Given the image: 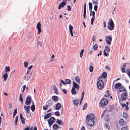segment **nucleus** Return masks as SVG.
Wrapping results in <instances>:
<instances>
[{
  "mask_svg": "<svg viewBox=\"0 0 130 130\" xmlns=\"http://www.w3.org/2000/svg\"><path fill=\"white\" fill-rule=\"evenodd\" d=\"M94 115L93 114L88 115L86 117L85 123L89 126H93L95 123L94 120Z\"/></svg>",
  "mask_w": 130,
  "mask_h": 130,
  "instance_id": "nucleus-1",
  "label": "nucleus"
},
{
  "mask_svg": "<svg viewBox=\"0 0 130 130\" xmlns=\"http://www.w3.org/2000/svg\"><path fill=\"white\" fill-rule=\"evenodd\" d=\"M107 28L110 30H112L114 28V23L111 18H110L108 24Z\"/></svg>",
  "mask_w": 130,
  "mask_h": 130,
  "instance_id": "nucleus-2",
  "label": "nucleus"
},
{
  "mask_svg": "<svg viewBox=\"0 0 130 130\" xmlns=\"http://www.w3.org/2000/svg\"><path fill=\"white\" fill-rule=\"evenodd\" d=\"M108 102V100L106 99H103L100 101L101 106H102L106 105Z\"/></svg>",
  "mask_w": 130,
  "mask_h": 130,
  "instance_id": "nucleus-3",
  "label": "nucleus"
},
{
  "mask_svg": "<svg viewBox=\"0 0 130 130\" xmlns=\"http://www.w3.org/2000/svg\"><path fill=\"white\" fill-rule=\"evenodd\" d=\"M97 84L98 88L99 89H102L104 87V83L102 80L98 81Z\"/></svg>",
  "mask_w": 130,
  "mask_h": 130,
  "instance_id": "nucleus-4",
  "label": "nucleus"
},
{
  "mask_svg": "<svg viewBox=\"0 0 130 130\" xmlns=\"http://www.w3.org/2000/svg\"><path fill=\"white\" fill-rule=\"evenodd\" d=\"M107 39H105V40L107 44L109 45L110 46L111 43V41L112 40V37L110 35H108L106 37Z\"/></svg>",
  "mask_w": 130,
  "mask_h": 130,
  "instance_id": "nucleus-5",
  "label": "nucleus"
},
{
  "mask_svg": "<svg viewBox=\"0 0 130 130\" xmlns=\"http://www.w3.org/2000/svg\"><path fill=\"white\" fill-rule=\"evenodd\" d=\"M110 51V48L109 47L106 46L104 50V55L105 56H107L109 54L108 53Z\"/></svg>",
  "mask_w": 130,
  "mask_h": 130,
  "instance_id": "nucleus-6",
  "label": "nucleus"
},
{
  "mask_svg": "<svg viewBox=\"0 0 130 130\" xmlns=\"http://www.w3.org/2000/svg\"><path fill=\"white\" fill-rule=\"evenodd\" d=\"M41 25L40 23V22H38L36 26V28L38 30V34H40V33L41 32Z\"/></svg>",
  "mask_w": 130,
  "mask_h": 130,
  "instance_id": "nucleus-7",
  "label": "nucleus"
},
{
  "mask_svg": "<svg viewBox=\"0 0 130 130\" xmlns=\"http://www.w3.org/2000/svg\"><path fill=\"white\" fill-rule=\"evenodd\" d=\"M67 0H64L62 2L60 3L58 7V9H60L61 7H63L64 5H66V3L67 2Z\"/></svg>",
  "mask_w": 130,
  "mask_h": 130,
  "instance_id": "nucleus-8",
  "label": "nucleus"
},
{
  "mask_svg": "<svg viewBox=\"0 0 130 130\" xmlns=\"http://www.w3.org/2000/svg\"><path fill=\"white\" fill-rule=\"evenodd\" d=\"M121 99L122 101L126 99L127 98V94L126 92H125L122 93L121 96Z\"/></svg>",
  "mask_w": 130,
  "mask_h": 130,
  "instance_id": "nucleus-9",
  "label": "nucleus"
},
{
  "mask_svg": "<svg viewBox=\"0 0 130 130\" xmlns=\"http://www.w3.org/2000/svg\"><path fill=\"white\" fill-rule=\"evenodd\" d=\"M55 120V118L54 117H51L48 120V123L49 125H52L53 123Z\"/></svg>",
  "mask_w": 130,
  "mask_h": 130,
  "instance_id": "nucleus-10",
  "label": "nucleus"
},
{
  "mask_svg": "<svg viewBox=\"0 0 130 130\" xmlns=\"http://www.w3.org/2000/svg\"><path fill=\"white\" fill-rule=\"evenodd\" d=\"M31 97L28 96L26 98L25 101V104L26 105H28L31 103Z\"/></svg>",
  "mask_w": 130,
  "mask_h": 130,
  "instance_id": "nucleus-11",
  "label": "nucleus"
},
{
  "mask_svg": "<svg viewBox=\"0 0 130 130\" xmlns=\"http://www.w3.org/2000/svg\"><path fill=\"white\" fill-rule=\"evenodd\" d=\"M119 124L121 126H123L125 125L126 123V122L124 121V120L123 119L121 118L119 121Z\"/></svg>",
  "mask_w": 130,
  "mask_h": 130,
  "instance_id": "nucleus-12",
  "label": "nucleus"
},
{
  "mask_svg": "<svg viewBox=\"0 0 130 130\" xmlns=\"http://www.w3.org/2000/svg\"><path fill=\"white\" fill-rule=\"evenodd\" d=\"M124 91H126V89L124 86L121 85V86L119 88V91L121 92Z\"/></svg>",
  "mask_w": 130,
  "mask_h": 130,
  "instance_id": "nucleus-13",
  "label": "nucleus"
},
{
  "mask_svg": "<svg viewBox=\"0 0 130 130\" xmlns=\"http://www.w3.org/2000/svg\"><path fill=\"white\" fill-rule=\"evenodd\" d=\"M79 100L77 99H75L73 101V102L74 105L77 106L79 103Z\"/></svg>",
  "mask_w": 130,
  "mask_h": 130,
  "instance_id": "nucleus-14",
  "label": "nucleus"
},
{
  "mask_svg": "<svg viewBox=\"0 0 130 130\" xmlns=\"http://www.w3.org/2000/svg\"><path fill=\"white\" fill-rule=\"evenodd\" d=\"M20 119L22 123L24 124L25 123V119L23 117V116L22 113H21L20 115Z\"/></svg>",
  "mask_w": 130,
  "mask_h": 130,
  "instance_id": "nucleus-15",
  "label": "nucleus"
},
{
  "mask_svg": "<svg viewBox=\"0 0 130 130\" xmlns=\"http://www.w3.org/2000/svg\"><path fill=\"white\" fill-rule=\"evenodd\" d=\"M73 84L74 87V88L77 89L78 90H79V86L75 82H73Z\"/></svg>",
  "mask_w": 130,
  "mask_h": 130,
  "instance_id": "nucleus-16",
  "label": "nucleus"
},
{
  "mask_svg": "<svg viewBox=\"0 0 130 130\" xmlns=\"http://www.w3.org/2000/svg\"><path fill=\"white\" fill-rule=\"evenodd\" d=\"M121 86V84L120 83H118L115 84V89H117L119 88Z\"/></svg>",
  "mask_w": 130,
  "mask_h": 130,
  "instance_id": "nucleus-17",
  "label": "nucleus"
},
{
  "mask_svg": "<svg viewBox=\"0 0 130 130\" xmlns=\"http://www.w3.org/2000/svg\"><path fill=\"white\" fill-rule=\"evenodd\" d=\"M61 105L60 104L58 103H57L56 105V109L57 110H58L61 108Z\"/></svg>",
  "mask_w": 130,
  "mask_h": 130,
  "instance_id": "nucleus-18",
  "label": "nucleus"
},
{
  "mask_svg": "<svg viewBox=\"0 0 130 130\" xmlns=\"http://www.w3.org/2000/svg\"><path fill=\"white\" fill-rule=\"evenodd\" d=\"M8 75L7 73H5L3 76V77L4 78L5 81H6L8 78Z\"/></svg>",
  "mask_w": 130,
  "mask_h": 130,
  "instance_id": "nucleus-19",
  "label": "nucleus"
},
{
  "mask_svg": "<svg viewBox=\"0 0 130 130\" xmlns=\"http://www.w3.org/2000/svg\"><path fill=\"white\" fill-rule=\"evenodd\" d=\"M52 128L53 130H57L59 128V126L57 124H54L53 125Z\"/></svg>",
  "mask_w": 130,
  "mask_h": 130,
  "instance_id": "nucleus-20",
  "label": "nucleus"
},
{
  "mask_svg": "<svg viewBox=\"0 0 130 130\" xmlns=\"http://www.w3.org/2000/svg\"><path fill=\"white\" fill-rule=\"evenodd\" d=\"M52 98L53 100L56 102L58 100V96H53L52 97Z\"/></svg>",
  "mask_w": 130,
  "mask_h": 130,
  "instance_id": "nucleus-21",
  "label": "nucleus"
},
{
  "mask_svg": "<svg viewBox=\"0 0 130 130\" xmlns=\"http://www.w3.org/2000/svg\"><path fill=\"white\" fill-rule=\"evenodd\" d=\"M51 114L49 113L45 115L44 116V118L45 119H47L49 118L51 116Z\"/></svg>",
  "mask_w": 130,
  "mask_h": 130,
  "instance_id": "nucleus-22",
  "label": "nucleus"
},
{
  "mask_svg": "<svg viewBox=\"0 0 130 130\" xmlns=\"http://www.w3.org/2000/svg\"><path fill=\"white\" fill-rule=\"evenodd\" d=\"M30 107L29 106H27V107L25 108V110L26 111V112L27 113H30Z\"/></svg>",
  "mask_w": 130,
  "mask_h": 130,
  "instance_id": "nucleus-23",
  "label": "nucleus"
},
{
  "mask_svg": "<svg viewBox=\"0 0 130 130\" xmlns=\"http://www.w3.org/2000/svg\"><path fill=\"white\" fill-rule=\"evenodd\" d=\"M71 93L73 95H74L76 93V92L74 87H73L71 91Z\"/></svg>",
  "mask_w": 130,
  "mask_h": 130,
  "instance_id": "nucleus-24",
  "label": "nucleus"
},
{
  "mask_svg": "<svg viewBox=\"0 0 130 130\" xmlns=\"http://www.w3.org/2000/svg\"><path fill=\"white\" fill-rule=\"evenodd\" d=\"M126 67V65H125L124 64L123 65L121 68V71L123 73H124L125 72Z\"/></svg>",
  "mask_w": 130,
  "mask_h": 130,
  "instance_id": "nucleus-25",
  "label": "nucleus"
},
{
  "mask_svg": "<svg viewBox=\"0 0 130 130\" xmlns=\"http://www.w3.org/2000/svg\"><path fill=\"white\" fill-rule=\"evenodd\" d=\"M107 75V74L105 72H104L102 73L101 76V77H102V78H105L106 77Z\"/></svg>",
  "mask_w": 130,
  "mask_h": 130,
  "instance_id": "nucleus-26",
  "label": "nucleus"
},
{
  "mask_svg": "<svg viewBox=\"0 0 130 130\" xmlns=\"http://www.w3.org/2000/svg\"><path fill=\"white\" fill-rule=\"evenodd\" d=\"M53 90H54V92L56 94H57L58 93V91L55 85H53Z\"/></svg>",
  "mask_w": 130,
  "mask_h": 130,
  "instance_id": "nucleus-27",
  "label": "nucleus"
},
{
  "mask_svg": "<svg viewBox=\"0 0 130 130\" xmlns=\"http://www.w3.org/2000/svg\"><path fill=\"white\" fill-rule=\"evenodd\" d=\"M69 31L71 33H73L72 32V29L73 27L70 24L69 25Z\"/></svg>",
  "mask_w": 130,
  "mask_h": 130,
  "instance_id": "nucleus-28",
  "label": "nucleus"
},
{
  "mask_svg": "<svg viewBox=\"0 0 130 130\" xmlns=\"http://www.w3.org/2000/svg\"><path fill=\"white\" fill-rule=\"evenodd\" d=\"M10 68L9 66L7 67L6 66L5 69V72H8L10 70Z\"/></svg>",
  "mask_w": 130,
  "mask_h": 130,
  "instance_id": "nucleus-29",
  "label": "nucleus"
},
{
  "mask_svg": "<svg viewBox=\"0 0 130 130\" xmlns=\"http://www.w3.org/2000/svg\"><path fill=\"white\" fill-rule=\"evenodd\" d=\"M75 80L77 83H80V80L79 77L78 76L76 77L75 78Z\"/></svg>",
  "mask_w": 130,
  "mask_h": 130,
  "instance_id": "nucleus-30",
  "label": "nucleus"
},
{
  "mask_svg": "<svg viewBox=\"0 0 130 130\" xmlns=\"http://www.w3.org/2000/svg\"><path fill=\"white\" fill-rule=\"evenodd\" d=\"M90 11H91L92 9V4L90 2L89 3Z\"/></svg>",
  "mask_w": 130,
  "mask_h": 130,
  "instance_id": "nucleus-31",
  "label": "nucleus"
},
{
  "mask_svg": "<svg viewBox=\"0 0 130 130\" xmlns=\"http://www.w3.org/2000/svg\"><path fill=\"white\" fill-rule=\"evenodd\" d=\"M48 107V106L47 105H44L43 106V109L44 110H46L47 109Z\"/></svg>",
  "mask_w": 130,
  "mask_h": 130,
  "instance_id": "nucleus-32",
  "label": "nucleus"
},
{
  "mask_svg": "<svg viewBox=\"0 0 130 130\" xmlns=\"http://www.w3.org/2000/svg\"><path fill=\"white\" fill-rule=\"evenodd\" d=\"M109 90H107L106 91V93L105 94L104 96L106 97H108L110 96V94L108 93Z\"/></svg>",
  "mask_w": 130,
  "mask_h": 130,
  "instance_id": "nucleus-33",
  "label": "nucleus"
},
{
  "mask_svg": "<svg viewBox=\"0 0 130 130\" xmlns=\"http://www.w3.org/2000/svg\"><path fill=\"white\" fill-rule=\"evenodd\" d=\"M20 96L19 98V100L22 103L23 99V98H22V95L21 93H20Z\"/></svg>",
  "mask_w": 130,
  "mask_h": 130,
  "instance_id": "nucleus-34",
  "label": "nucleus"
},
{
  "mask_svg": "<svg viewBox=\"0 0 130 130\" xmlns=\"http://www.w3.org/2000/svg\"><path fill=\"white\" fill-rule=\"evenodd\" d=\"M84 93H84V92L83 91L82 92V97H81V100H80V104H81V103L82 101V100L83 99V97H84Z\"/></svg>",
  "mask_w": 130,
  "mask_h": 130,
  "instance_id": "nucleus-35",
  "label": "nucleus"
},
{
  "mask_svg": "<svg viewBox=\"0 0 130 130\" xmlns=\"http://www.w3.org/2000/svg\"><path fill=\"white\" fill-rule=\"evenodd\" d=\"M31 109L32 111H34L35 109V106L34 105H32L31 106Z\"/></svg>",
  "mask_w": 130,
  "mask_h": 130,
  "instance_id": "nucleus-36",
  "label": "nucleus"
},
{
  "mask_svg": "<svg viewBox=\"0 0 130 130\" xmlns=\"http://www.w3.org/2000/svg\"><path fill=\"white\" fill-rule=\"evenodd\" d=\"M128 127L126 126L122 128L121 130H128Z\"/></svg>",
  "mask_w": 130,
  "mask_h": 130,
  "instance_id": "nucleus-37",
  "label": "nucleus"
},
{
  "mask_svg": "<svg viewBox=\"0 0 130 130\" xmlns=\"http://www.w3.org/2000/svg\"><path fill=\"white\" fill-rule=\"evenodd\" d=\"M66 83L68 84H70L71 83V82L70 80L69 79H66L65 80Z\"/></svg>",
  "mask_w": 130,
  "mask_h": 130,
  "instance_id": "nucleus-38",
  "label": "nucleus"
},
{
  "mask_svg": "<svg viewBox=\"0 0 130 130\" xmlns=\"http://www.w3.org/2000/svg\"><path fill=\"white\" fill-rule=\"evenodd\" d=\"M87 107V103H85L84 104L83 107V110L85 109Z\"/></svg>",
  "mask_w": 130,
  "mask_h": 130,
  "instance_id": "nucleus-39",
  "label": "nucleus"
},
{
  "mask_svg": "<svg viewBox=\"0 0 130 130\" xmlns=\"http://www.w3.org/2000/svg\"><path fill=\"white\" fill-rule=\"evenodd\" d=\"M123 116L124 118H127L128 117L127 114L125 112H124L123 113Z\"/></svg>",
  "mask_w": 130,
  "mask_h": 130,
  "instance_id": "nucleus-40",
  "label": "nucleus"
},
{
  "mask_svg": "<svg viewBox=\"0 0 130 130\" xmlns=\"http://www.w3.org/2000/svg\"><path fill=\"white\" fill-rule=\"evenodd\" d=\"M98 0H92V3L94 4H95L96 5H98Z\"/></svg>",
  "mask_w": 130,
  "mask_h": 130,
  "instance_id": "nucleus-41",
  "label": "nucleus"
},
{
  "mask_svg": "<svg viewBox=\"0 0 130 130\" xmlns=\"http://www.w3.org/2000/svg\"><path fill=\"white\" fill-rule=\"evenodd\" d=\"M56 123L59 125H61V122L59 119H57V120Z\"/></svg>",
  "mask_w": 130,
  "mask_h": 130,
  "instance_id": "nucleus-42",
  "label": "nucleus"
},
{
  "mask_svg": "<svg viewBox=\"0 0 130 130\" xmlns=\"http://www.w3.org/2000/svg\"><path fill=\"white\" fill-rule=\"evenodd\" d=\"M28 65V63L26 62H25L24 63V65L25 68H27Z\"/></svg>",
  "mask_w": 130,
  "mask_h": 130,
  "instance_id": "nucleus-43",
  "label": "nucleus"
},
{
  "mask_svg": "<svg viewBox=\"0 0 130 130\" xmlns=\"http://www.w3.org/2000/svg\"><path fill=\"white\" fill-rule=\"evenodd\" d=\"M93 68L92 66H90L89 67V70L90 72H92L93 71Z\"/></svg>",
  "mask_w": 130,
  "mask_h": 130,
  "instance_id": "nucleus-44",
  "label": "nucleus"
},
{
  "mask_svg": "<svg viewBox=\"0 0 130 130\" xmlns=\"http://www.w3.org/2000/svg\"><path fill=\"white\" fill-rule=\"evenodd\" d=\"M98 48V45L97 44H95L93 46V49L94 50H97Z\"/></svg>",
  "mask_w": 130,
  "mask_h": 130,
  "instance_id": "nucleus-45",
  "label": "nucleus"
},
{
  "mask_svg": "<svg viewBox=\"0 0 130 130\" xmlns=\"http://www.w3.org/2000/svg\"><path fill=\"white\" fill-rule=\"evenodd\" d=\"M67 10L68 11H71V9L70 7V5H67Z\"/></svg>",
  "mask_w": 130,
  "mask_h": 130,
  "instance_id": "nucleus-46",
  "label": "nucleus"
},
{
  "mask_svg": "<svg viewBox=\"0 0 130 130\" xmlns=\"http://www.w3.org/2000/svg\"><path fill=\"white\" fill-rule=\"evenodd\" d=\"M105 120L107 121H108V120H109V116L107 115H106L105 117Z\"/></svg>",
  "mask_w": 130,
  "mask_h": 130,
  "instance_id": "nucleus-47",
  "label": "nucleus"
},
{
  "mask_svg": "<svg viewBox=\"0 0 130 130\" xmlns=\"http://www.w3.org/2000/svg\"><path fill=\"white\" fill-rule=\"evenodd\" d=\"M84 49H82L81 50V52H80V56L81 57L82 56H83V52H84Z\"/></svg>",
  "mask_w": 130,
  "mask_h": 130,
  "instance_id": "nucleus-48",
  "label": "nucleus"
},
{
  "mask_svg": "<svg viewBox=\"0 0 130 130\" xmlns=\"http://www.w3.org/2000/svg\"><path fill=\"white\" fill-rule=\"evenodd\" d=\"M98 8V6L97 5H95L94 6V10L95 11H96L97 10Z\"/></svg>",
  "mask_w": 130,
  "mask_h": 130,
  "instance_id": "nucleus-49",
  "label": "nucleus"
},
{
  "mask_svg": "<svg viewBox=\"0 0 130 130\" xmlns=\"http://www.w3.org/2000/svg\"><path fill=\"white\" fill-rule=\"evenodd\" d=\"M55 115L57 116H59V113L58 111H57L55 112Z\"/></svg>",
  "mask_w": 130,
  "mask_h": 130,
  "instance_id": "nucleus-50",
  "label": "nucleus"
},
{
  "mask_svg": "<svg viewBox=\"0 0 130 130\" xmlns=\"http://www.w3.org/2000/svg\"><path fill=\"white\" fill-rule=\"evenodd\" d=\"M96 39V36L95 35H94L93 36V38H92V41H94Z\"/></svg>",
  "mask_w": 130,
  "mask_h": 130,
  "instance_id": "nucleus-51",
  "label": "nucleus"
},
{
  "mask_svg": "<svg viewBox=\"0 0 130 130\" xmlns=\"http://www.w3.org/2000/svg\"><path fill=\"white\" fill-rule=\"evenodd\" d=\"M37 45H39L41 47H42V43L40 41L38 42L37 43Z\"/></svg>",
  "mask_w": 130,
  "mask_h": 130,
  "instance_id": "nucleus-52",
  "label": "nucleus"
},
{
  "mask_svg": "<svg viewBox=\"0 0 130 130\" xmlns=\"http://www.w3.org/2000/svg\"><path fill=\"white\" fill-rule=\"evenodd\" d=\"M92 17L95 18V14L94 11H92Z\"/></svg>",
  "mask_w": 130,
  "mask_h": 130,
  "instance_id": "nucleus-53",
  "label": "nucleus"
},
{
  "mask_svg": "<svg viewBox=\"0 0 130 130\" xmlns=\"http://www.w3.org/2000/svg\"><path fill=\"white\" fill-rule=\"evenodd\" d=\"M17 109H15L14 110L13 112V114H14L16 115L17 113Z\"/></svg>",
  "mask_w": 130,
  "mask_h": 130,
  "instance_id": "nucleus-54",
  "label": "nucleus"
},
{
  "mask_svg": "<svg viewBox=\"0 0 130 130\" xmlns=\"http://www.w3.org/2000/svg\"><path fill=\"white\" fill-rule=\"evenodd\" d=\"M61 82L63 85H66V82H64L62 80V79H61L60 80Z\"/></svg>",
  "mask_w": 130,
  "mask_h": 130,
  "instance_id": "nucleus-55",
  "label": "nucleus"
},
{
  "mask_svg": "<svg viewBox=\"0 0 130 130\" xmlns=\"http://www.w3.org/2000/svg\"><path fill=\"white\" fill-rule=\"evenodd\" d=\"M62 90H63V92L65 94H67V92L66 90L65 89H63Z\"/></svg>",
  "mask_w": 130,
  "mask_h": 130,
  "instance_id": "nucleus-56",
  "label": "nucleus"
},
{
  "mask_svg": "<svg viewBox=\"0 0 130 130\" xmlns=\"http://www.w3.org/2000/svg\"><path fill=\"white\" fill-rule=\"evenodd\" d=\"M80 130H85V127L83 126H82L81 127Z\"/></svg>",
  "mask_w": 130,
  "mask_h": 130,
  "instance_id": "nucleus-57",
  "label": "nucleus"
},
{
  "mask_svg": "<svg viewBox=\"0 0 130 130\" xmlns=\"http://www.w3.org/2000/svg\"><path fill=\"white\" fill-rule=\"evenodd\" d=\"M33 67V66L32 65H31L28 68V69H31Z\"/></svg>",
  "mask_w": 130,
  "mask_h": 130,
  "instance_id": "nucleus-58",
  "label": "nucleus"
},
{
  "mask_svg": "<svg viewBox=\"0 0 130 130\" xmlns=\"http://www.w3.org/2000/svg\"><path fill=\"white\" fill-rule=\"evenodd\" d=\"M103 25L104 27H105L106 26V23L105 21H104L103 22Z\"/></svg>",
  "mask_w": 130,
  "mask_h": 130,
  "instance_id": "nucleus-59",
  "label": "nucleus"
},
{
  "mask_svg": "<svg viewBox=\"0 0 130 130\" xmlns=\"http://www.w3.org/2000/svg\"><path fill=\"white\" fill-rule=\"evenodd\" d=\"M95 17H92V18L91 19V22H93V21L94 20V19H95Z\"/></svg>",
  "mask_w": 130,
  "mask_h": 130,
  "instance_id": "nucleus-60",
  "label": "nucleus"
},
{
  "mask_svg": "<svg viewBox=\"0 0 130 130\" xmlns=\"http://www.w3.org/2000/svg\"><path fill=\"white\" fill-rule=\"evenodd\" d=\"M101 54H102V51L101 50L100 51V53L98 54V56H99V55H101Z\"/></svg>",
  "mask_w": 130,
  "mask_h": 130,
  "instance_id": "nucleus-61",
  "label": "nucleus"
},
{
  "mask_svg": "<svg viewBox=\"0 0 130 130\" xmlns=\"http://www.w3.org/2000/svg\"><path fill=\"white\" fill-rule=\"evenodd\" d=\"M105 68L106 69H107L108 71L110 69L107 66H106L105 67Z\"/></svg>",
  "mask_w": 130,
  "mask_h": 130,
  "instance_id": "nucleus-62",
  "label": "nucleus"
},
{
  "mask_svg": "<svg viewBox=\"0 0 130 130\" xmlns=\"http://www.w3.org/2000/svg\"><path fill=\"white\" fill-rule=\"evenodd\" d=\"M12 105L11 103H10L9 105V108L11 109L12 108Z\"/></svg>",
  "mask_w": 130,
  "mask_h": 130,
  "instance_id": "nucleus-63",
  "label": "nucleus"
},
{
  "mask_svg": "<svg viewBox=\"0 0 130 130\" xmlns=\"http://www.w3.org/2000/svg\"><path fill=\"white\" fill-rule=\"evenodd\" d=\"M53 103L52 102H51L50 103H49L48 104V105L49 106H51L52 105V104Z\"/></svg>",
  "mask_w": 130,
  "mask_h": 130,
  "instance_id": "nucleus-64",
  "label": "nucleus"
}]
</instances>
